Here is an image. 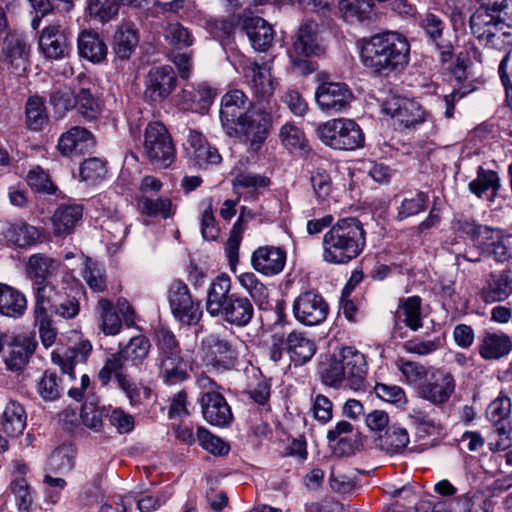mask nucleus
Returning a JSON list of instances; mask_svg holds the SVG:
<instances>
[{
  "instance_id": "nucleus-29",
  "label": "nucleus",
  "mask_w": 512,
  "mask_h": 512,
  "mask_svg": "<svg viewBox=\"0 0 512 512\" xmlns=\"http://www.w3.org/2000/svg\"><path fill=\"white\" fill-rule=\"evenodd\" d=\"M477 247L497 262H505L512 257L510 236L504 235L501 230L490 228V233L483 237V243H479Z\"/></svg>"
},
{
  "instance_id": "nucleus-2",
  "label": "nucleus",
  "mask_w": 512,
  "mask_h": 512,
  "mask_svg": "<svg viewBox=\"0 0 512 512\" xmlns=\"http://www.w3.org/2000/svg\"><path fill=\"white\" fill-rule=\"evenodd\" d=\"M365 245L362 223L357 218H342L324 234L322 258L329 264H347L363 252Z\"/></svg>"
},
{
  "instance_id": "nucleus-20",
  "label": "nucleus",
  "mask_w": 512,
  "mask_h": 512,
  "mask_svg": "<svg viewBox=\"0 0 512 512\" xmlns=\"http://www.w3.org/2000/svg\"><path fill=\"white\" fill-rule=\"evenodd\" d=\"M4 353V360L7 367L12 371L21 370L28 362L30 355L35 350L34 341L27 336H8L0 338Z\"/></svg>"
},
{
  "instance_id": "nucleus-50",
  "label": "nucleus",
  "mask_w": 512,
  "mask_h": 512,
  "mask_svg": "<svg viewBox=\"0 0 512 512\" xmlns=\"http://www.w3.org/2000/svg\"><path fill=\"white\" fill-rule=\"evenodd\" d=\"M155 343L158 349V360L181 356L179 342L171 330L165 327L157 328Z\"/></svg>"
},
{
  "instance_id": "nucleus-45",
  "label": "nucleus",
  "mask_w": 512,
  "mask_h": 512,
  "mask_svg": "<svg viewBox=\"0 0 512 512\" xmlns=\"http://www.w3.org/2000/svg\"><path fill=\"white\" fill-rule=\"evenodd\" d=\"M397 367L401 372L402 377L404 378V382L408 386L412 387L418 395L420 387L424 386L430 375L431 369L426 368L424 365L418 362L404 359L398 360Z\"/></svg>"
},
{
  "instance_id": "nucleus-63",
  "label": "nucleus",
  "mask_w": 512,
  "mask_h": 512,
  "mask_svg": "<svg viewBox=\"0 0 512 512\" xmlns=\"http://www.w3.org/2000/svg\"><path fill=\"white\" fill-rule=\"evenodd\" d=\"M427 202L428 196L423 192H418L411 197L404 198L398 209L397 219L404 220L419 214L425 210Z\"/></svg>"
},
{
  "instance_id": "nucleus-22",
  "label": "nucleus",
  "mask_w": 512,
  "mask_h": 512,
  "mask_svg": "<svg viewBox=\"0 0 512 512\" xmlns=\"http://www.w3.org/2000/svg\"><path fill=\"white\" fill-rule=\"evenodd\" d=\"M286 263V252L277 246L258 247L251 256L255 271L264 276H274L282 272Z\"/></svg>"
},
{
  "instance_id": "nucleus-23",
  "label": "nucleus",
  "mask_w": 512,
  "mask_h": 512,
  "mask_svg": "<svg viewBox=\"0 0 512 512\" xmlns=\"http://www.w3.org/2000/svg\"><path fill=\"white\" fill-rule=\"evenodd\" d=\"M199 403L202 415L209 424L225 427L232 422L231 408L221 393L202 394Z\"/></svg>"
},
{
  "instance_id": "nucleus-15",
  "label": "nucleus",
  "mask_w": 512,
  "mask_h": 512,
  "mask_svg": "<svg viewBox=\"0 0 512 512\" xmlns=\"http://www.w3.org/2000/svg\"><path fill=\"white\" fill-rule=\"evenodd\" d=\"M242 74L245 83L259 101L268 102L273 96L276 82L271 74V66L268 63L258 64L254 61H246L242 65Z\"/></svg>"
},
{
  "instance_id": "nucleus-9",
  "label": "nucleus",
  "mask_w": 512,
  "mask_h": 512,
  "mask_svg": "<svg viewBox=\"0 0 512 512\" xmlns=\"http://www.w3.org/2000/svg\"><path fill=\"white\" fill-rule=\"evenodd\" d=\"M238 356L237 344L224 337L210 334L201 341L200 357L206 366L228 370L235 366Z\"/></svg>"
},
{
  "instance_id": "nucleus-51",
  "label": "nucleus",
  "mask_w": 512,
  "mask_h": 512,
  "mask_svg": "<svg viewBox=\"0 0 512 512\" xmlns=\"http://www.w3.org/2000/svg\"><path fill=\"white\" fill-rule=\"evenodd\" d=\"M444 339L440 336L414 337L403 344V349L410 354L428 356L441 349Z\"/></svg>"
},
{
  "instance_id": "nucleus-8",
  "label": "nucleus",
  "mask_w": 512,
  "mask_h": 512,
  "mask_svg": "<svg viewBox=\"0 0 512 512\" xmlns=\"http://www.w3.org/2000/svg\"><path fill=\"white\" fill-rule=\"evenodd\" d=\"M144 151L152 165L167 168L175 159V147L166 127L160 122L148 124L144 135Z\"/></svg>"
},
{
  "instance_id": "nucleus-5",
  "label": "nucleus",
  "mask_w": 512,
  "mask_h": 512,
  "mask_svg": "<svg viewBox=\"0 0 512 512\" xmlns=\"http://www.w3.org/2000/svg\"><path fill=\"white\" fill-rule=\"evenodd\" d=\"M317 137L327 147L340 151H354L364 147L365 135L353 119L334 118L317 127Z\"/></svg>"
},
{
  "instance_id": "nucleus-37",
  "label": "nucleus",
  "mask_w": 512,
  "mask_h": 512,
  "mask_svg": "<svg viewBox=\"0 0 512 512\" xmlns=\"http://www.w3.org/2000/svg\"><path fill=\"white\" fill-rule=\"evenodd\" d=\"M16 475L10 483V490L14 495L15 503L19 510L28 512L34 501L33 489L24 478L27 466L22 463L14 465Z\"/></svg>"
},
{
  "instance_id": "nucleus-43",
  "label": "nucleus",
  "mask_w": 512,
  "mask_h": 512,
  "mask_svg": "<svg viewBox=\"0 0 512 512\" xmlns=\"http://www.w3.org/2000/svg\"><path fill=\"white\" fill-rule=\"evenodd\" d=\"M372 0H340L339 10L348 22H366L372 19Z\"/></svg>"
},
{
  "instance_id": "nucleus-18",
  "label": "nucleus",
  "mask_w": 512,
  "mask_h": 512,
  "mask_svg": "<svg viewBox=\"0 0 512 512\" xmlns=\"http://www.w3.org/2000/svg\"><path fill=\"white\" fill-rule=\"evenodd\" d=\"M249 99L241 90L227 92L221 99L220 120L229 136L235 135V125L245 116Z\"/></svg>"
},
{
  "instance_id": "nucleus-21",
  "label": "nucleus",
  "mask_w": 512,
  "mask_h": 512,
  "mask_svg": "<svg viewBox=\"0 0 512 512\" xmlns=\"http://www.w3.org/2000/svg\"><path fill=\"white\" fill-rule=\"evenodd\" d=\"M52 287L43 286L36 292V303L34 306V325L38 327L42 344L48 348L55 342L57 333L53 327L52 319L47 311L48 303L51 301L50 292Z\"/></svg>"
},
{
  "instance_id": "nucleus-30",
  "label": "nucleus",
  "mask_w": 512,
  "mask_h": 512,
  "mask_svg": "<svg viewBox=\"0 0 512 512\" xmlns=\"http://www.w3.org/2000/svg\"><path fill=\"white\" fill-rule=\"evenodd\" d=\"M231 290V280L226 274L217 276L210 284L207 291L206 310L213 316L217 317L223 311V306L229 300V292Z\"/></svg>"
},
{
  "instance_id": "nucleus-53",
  "label": "nucleus",
  "mask_w": 512,
  "mask_h": 512,
  "mask_svg": "<svg viewBox=\"0 0 512 512\" xmlns=\"http://www.w3.org/2000/svg\"><path fill=\"white\" fill-rule=\"evenodd\" d=\"M452 229L455 233L467 235L474 242L475 246L483 243V237L490 233V227L484 225H477L473 220L465 217L455 218L452 221Z\"/></svg>"
},
{
  "instance_id": "nucleus-47",
  "label": "nucleus",
  "mask_w": 512,
  "mask_h": 512,
  "mask_svg": "<svg viewBox=\"0 0 512 512\" xmlns=\"http://www.w3.org/2000/svg\"><path fill=\"white\" fill-rule=\"evenodd\" d=\"M137 206L140 212L148 217L160 216L167 219L175 213V206L167 197L152 199L143 195L139 197Z\"/></svg>"
},
{
  "instance_id": "nucleus-48",
  "label": "nucleus",
  "mask_w": 512,
  "mask_h": 512,
  "mask_svg": "<svg viewBox=\"0 0 512 512\" xmlns=\"http://www.w3.org/2000/svg\"><path fill=\"white\" fill-rule=\"evenodd\" d=\"M86 12L91 19L104 24L118 15L119 3L118 0H86Z\"/></svg>"
},
{
  "instance_id": "nucleus-25",
  "label": "nucleus",
  "mask_w": 512,
  "mask_h": 512,
  "mask_svg": "<svg viewBox=\"0 0 512 512\" xmlns=\"http://www.w3.org/2000/svg\"><path fill=\"white\" fill-rule=\"evenodd\" d=\"M83 216V208L77 204L60 205L51 216L52 233L64 238L75 230Z\"/></svg>"
},
{
  "instance_id": "nucleus-38",
  "label": "nucleus",
  "mask_w": 512,
  "mask_h": 512,
  "mask_svg": "<svg viewBox=\"0 0 512 512\" xmlns=\"http://www.w3.org/2000/svg\"><path fill=\"white\" fill-rule=\"evenodd\" d=\"M193 359L185 360L182 356L158 360L159 377L166 385H175L188 379L187 363Z\"/></svg>"
},
{
  "instance_id": "nucleus-52",
  "label": "nucleus",
  "mask_w": 512,
  "mask_h": 512,
  "mask_svg": "<svg viewBox=\"0 0 512 512\" xmlns=\"http://www.w3.org/2000/svg\"><path fill=\"white\" fill-rule=\"evenodd\" d=\"M282 145L290 152L303 151L307 147V139L301 128L294 123L284 124L279 131Z\"/></svg>"
},
{
  "instance_id": "nucleus-31",
  "label": "nucleus",
  "mask_w": 512,
  "mask_h": 512,
  "mask_svg": "<svg viewBox=\"0 0 512 512\" xmlns=\"http://www.w3.org/2000/svg\"><path fill=\"white\" fill-rule=\"evenodd\" d=\"M94 146L92 134L85 128L72 127L62 134L58 141V148L63 155L83 153Z\"/></svg>"
},
{
  "instance_id": "nucleus-62",
  "label": "nucleus",
  "mask_w": 512,
  "mask_h": 512,
  "mask_svg": "<svg viewBox=\"0 0 512 512\" xmlns=\"http://www.w3.org/2000/svg\"><path fill=\"white\" fill-rule=\"evenodd\" d=\"M197 440L199 445L210 454L223 456L229 452L228 444L204 427L198 428Z\"/></svg>"
},
{
  "instance_id": "nucleus-26",
  "label": "nucleus",
  "mask_w": 512,
  "mask_h": 512,
  "mask_svg": "<svg viewBox=\"0 0 512 512\" xmlns=\"http://www.w3.org/2000/svg\"><path fill=\"white\" fill-rule=\"evenodd\" d=\"M284 343L290 360L295 366H301L309 362L316 353L314 340L300 331H291L287 335Z\"/></svg>"
},
{
  "instance_id": "nucleus-36",
  "label": "nucleus",
  "mask_w": 512,
  "mask_h": 512,
  "mask_svg": "<svg viewBox=\"0 0 512 512\" xmlns=\"http://www.w3.org/2000/svg\"><path fill=\"white\" fill-rule=\"evenodd\" d=\"M27 424V413L24 406L14 400L9 401L2 413L1 426L10 437L21 435Z\"/></svg>"
},
{
  "instance_id": "nucleus-1",
  "label": "nucleus",
  "mask_w": 512,
  "mask_h": 512,
  "mask_svg": "<svg viewBox=\"0 0 512 512\" xmlns=\"http://www.w3.org/2000/svg\"><path fill=\"white\" fill-rule=\"evenodd\" d=\"M410 43L401 33L388 31L366 40L361 48L363 65L377 73L404 69L409 63Z\"/></svg>"
},
{
  "instance_id": "nucleus-42",
  "label": "nucleus",
  "mask_w": 512,
  "mask_h": 512,
  "mask_svg": "<svg viewBox=\"0 0 512 512\" xmlns=\"http://www.w3.org/2000/svg\"><path fill=\"white\" fill-rule=\"evenodd\" d=\"M78 49L82 57L93 63H99L107 55L106 44L95 33L84 31L78 38Z\"/></svg>"
},
{
  "instance_id": "nucleus-57",
  "label": "nucleus",
  "mask_w": 512,
  "mask_h": 512,
  "mask_svg": "<svg viewBox=\"0 0 512 512\" xmlns=\"http://www.w3.org/2000/svg\"><path fill=\"white\" fill-rule=\"evenodd\" d=\"M164 37L171 46L178 49L190 47L194 42L190 30L179 22L168 23L164 30Z\"/></svg>"
},
{
  "instance_id": "nucleus-4",
  "label": "nucleus",
  "mask_w": 512,
  "mask_h": 512,
  "mask_svg": "<svg viewBox=\"0 0 512 512\" xmlns=\"http://www.w3.org/2000/svg\"><path fill=\"white\" fill-rule=\"evenodd\" d=\"M366 374L364 354L348 346L341 349L339 359L331 360L322 371V380L333 388L347 387L359 391L364 388Z\"/></svg>"
},
{
  "instance_id": "nucleus-28",
  "label": "nucleus",
  "mask_w": 512,
  "mask_h": 512,
  "mask_svg": "<svg viewBox=\"0 0 512 512\" xmlns=\"http://www.w3.org/2000/svg\"><path fill=\"white\" fill-rule=\"evenodd\" d=\"M222 310L219 316L228 323L239 327L246 326L254 314V308L249 299L235 294L230 295Z\"/></svg>"
},
{
  "instance_id": "nucleus-39",
  "label": "nucleus",
  "mask_w": 512,
  "mask_h": 512,
  "mask_svg": "<svg viewBox=\"0 0 512 512\" xmlns=\"http://www.w3.org/2000/svg\"><path fill=\"white\" fill-rule=\"evenodd\" d=\"M512 383L503 386L499 395L488 405L486 414L495 426L506 424L512 413Z\"/></svg>"
},
{
  "instance_id": "nucleus-55",
  "label": "nucleus",
  "mask_w": 512,
  "mask_h": 512,
  "mask_svg": "<svg viewBox=\"0 0 512 512\" xmlns=\"http://www.w3.org/2000/svg\"><path fill=\"white\" fill-rule=\"evenodd\" d=\"M457 512H490L491 502L481 492H469L456 498Z\"/></svg>"
},
{
  "instance_id": "nucleus-17",
  "label": "nucleus",
  "mask_w": 512,
  "mask_h": 512,
  "mask_svg": "<svg viewBox=\"0 0 512 512\" xmlns=\"http://www.w3.org/2000/svg\"><path fill=\"white\" fill-rule=\"evenodd\" d=\"M455 391L453 376L442 369L432 368L418 396L434 405L446 403Z\"/></svg>"
},
{
  "instance_id": "nucleus-16",
  "label": "nucleus",
  "mask_w": 512,
  "mask_h": 512,
  "mask_svg": "<svg viewBox=\"0 0 512 512\" xmlns=\"http://www.w3.org/2000/svg\"><path fill=\"white\" fill-rule=\"evenodd\" d=\"M176 81V75L171 66L151 68L145 77V98L151 102H162L175 89Z\"/></svg>"
},
{
  "instance_id": "nucleus-27",
  "label": "nucleus",
  "mask_w": 512,
  "mask_h": 512,
  "mask_svg": "<svg viewBox=\"0 0 512 512\" xmlns=\"http://www.w3.org/2000/svg\"><path fill=\"white\" fill-rule=\"evenodd\" d=\"M512 340L504 332H486L479 343V354L485 360H497L510 353Z\"/></svg>"
},
{
  "instance_id": "nucleus-12",
  "label": "nucleus",
  "mask_w": 512,
  "mask_h": 512,
  "mask_svg": "<svg viewBox=\"0 0 512 512\" xmlns=\"http://www.w3.org/2000/svg\"><path fill=\"white\" fill-rule=\"evenodd\" d=\"M31 47L17 34L6 36L1 49V67L14 78L24 77L30 63Z\"/></svg>"
},
{
  "instance_id": "nucleus-61",
  "label": "nucleus",
  "mask_w": 512,
  "mask_h": 512,
  "mask_svg": "<svg viewBox=\"0 0 512 512\" xmlns=\"http://www.w3.org/2000/svg\"><path fill=\"white\" fill-rule=\"evenodd\" d=\"M76 107L81 115L88 120H95L101 114V105L88 89H80L76 94Z\"/></svg>"
},
{
  "instance_id": "nucleus-49",
  "label": "nucleus",
  "mask_w": 512,
  "mask_h": 512,
  "mask_svg": "<svg viewBox=\"0 0 512 512\" xmlns=\"http://www.w3.org/2000/svg\"><path fill=\"white\" fill-rule=\"evenodd\" d=\"M421 299L418 296L408 297L401 301L397 310V316L412 330L422 327Z\"/></svg>"
},
{
  "instance_id": "nucleus-24",
  "label": "nucleus",
  "mask_w": 512,
  "mask_h": 512,
  "mask_svg": "<svg viewBox=\"0 0 512 512\" xmlns=\"http://www.w3.org/2000/svg\"><path fill=\"white\" fill-rule=\"evenodd\" d=\"M39 48L45 57L51 59L63 58L68 54V38L60 24L44 27L39 37Z\"/></svg>"
},
{
  "instance_id": "nucleus-14",
  "label": "nucleus",
  "mask_w": 512,
  "mask_h": 512,
  "mask_svg": "<svg viewBox=\"0 0 512 512\" xmlns=\"http://www.w3.org/2000/svg\"><path fill=\"white\" fill-rule=\"evenodd\" d=\"M352 99V91L341 82H322L315 91L316 103L326 113L343 112L350 106Z\"/></svg>"
},
{
  "instance_id": "nucleus-44",
  "label": "nucleus",
  "mask_w": 512,
  "mask_h": 512,
  "mask_svg": "<svg viewBox=\"0 0 512 512\" xmlns=\"http://www.w3.org/2000/svg\"><path fill=\"white\" fill-rule=\"evenodd\" d=\"M91 350L92 345L90 342L82 341L77 348L69 349L63 355L53 353L52 359L55 364L60 366L63 373L72 377L74 365L85 362Z\"/></svg>"
},
{
  "instance_id": "nucleus-6",
  "label": "nucleus",
  "mask_w": 512,
  "mask_h": 512,
  "mask_svg": "<svg viewBox=\"0 0 512 512\" xmlns=\"http://www.w3.org/2000/svg\"><path fill=\"white\" fill-rule=\"evenodd\" d=\"M150 340L144 335L132 337L119 351L110 354L103 367L98 372V379L102 385L109 383V374L119 370H126L129 366H138L149 354Z\"/></svg>"
},
{
  "instance_id": "nucleus-13",
  "label": "nucleus",
  "mask_w": 512,
  "mask_h": 512,
  "mask_svg": "<svg viewBox=\"0 0 512 512\" xmlns=\"http://www.w3.org/2000/svg\"><path fill=\"white\" fill-rule=\"evenodd\" d=\"M329 306L324 298L314 291L302 292L293 302V314L297 321L306 326H315L324 322Z\"/></svg>"
},
{
  "instance_id": "nucleus-59",
  "label": "nucleus",
  "mask_w": 512,
  "mask_h": 512,
  "mask_svg": "<svg viewBox=\"0 0 512 512\" xmlns=\"http://www.w3.org/2000/svg\"><path fill=\"white\" fill-rule=\"evenodd\" d=\"M37 391L43 400L54 401L61 396L63 386L56 373L46 371L38 382Z\"/></svg>"
},
{
  "instance_id": "nucleus-46",
  "label": "nucleus",
  "mask_w": 512,
  "mask_h": 512,
  "mask_svg": "<svg viewBox=\"0 0 512 512\" xmlns=\"http://www.w3.org/2000/svg\"><path fill=\"white\" fill-rule=\"evenodd\" d=\"M96 311L99 316L101 331L105 335L114 336L120 332L122 321L110 300L106 298L99 299Z\"/></svg>"
},
{
  "instance_id": "nucleus-58",
  "label": "nucleus",
  "mask_w": 512,
  "mask_h": 512,
  "mask_svg": "<svg viewBox=\"0 0 512 512\" xmlns=\"http://www.w3.org/2000/svg\"><path fill=\"white\" fill-rule=\"evenodd\" d=\"M74 459L75 451L73 447L64 444L52 452L48 460V466L54 472L64 473L72 469Z\"/></svg>"
},
{
  "instance_id": "nucleus-10",
  "label": "nucleus",
  "mask_w": 512,
  "mask_h": 512,
  "mask_svg": "<svg viewBox=\"0 0 512 512\" xmlns=\"http://www.w3.org/2000/svg\"><path fill=\"white\" fill-rule=\"evenodd\" d=\"M167 298L171 312L179 322L192 325L200 320L202 316L200 302L193 298L184 281L179 279L171 281Z\"/></svg>"
},
{
  "instance_id": "nucleus-40",
  "label": "nucleus",
  "mask_w": 512,
  "mask_h": 512,
  "mask_svg": "<svg viewBox=\"0 0 512 512\" xmlns=\"http://www.w3.org/2000/svg\"><path fill=\"white\" fill-rule=\"evenodd\" d=\"M66 294L65 298H62V294L60 291H55L54 287H52V291L50 292L51 301L48 303L55 305V313L65 319H73L75 318L80 311V303L78 299V295H80V289L78 288L77 283L70 288V293Z\"/></svg>"
},
{
  "instance_id": "nucleus-54",
  "label": "nucleus",
  "mask_w": 512,
  "mask_h": 512,
  "mask_svg": "<svg viewBox=\"0 0 512 512\" xmlns=\"http://www.w3.org/2000/svg\"><path fill=\"white\" fill-rule=\"evenodd\" d=\"M6 237L11 243L24 247L34 243L39 237V232L34 226L17 222L9 226Z\"/></svg>"
},
{
  "instance_id": "nucleus-11",
  "label": "nucleus",
  "mask_w": 512,
  "mask_h": 512,
  "mask_svg": "<svg viewBox=\"0 0 512 512\" xmlns=\"http://www.w3.org/2000/svg\"><path fill=\"white\" fill-rule=\"evenodd\" d=\"M272 126L271 115L262 109H253L235 125V135L242 137L243 141L252 151H258L265 142Z\"/></svg>"
},
{
  "instance_id": "nucleus-33",
  "label": "nucleus",
  "mask_w": 512,
  "mask_h": 512,
  "mask_svg": "<svg viewBox=\"0 0 512 512\" xmlns=\"http://www.w3.org/2000/svg\"><path fill=\"white\" fill-rule=\"evenodd\" d=\"M512 294V283L508 271L491 274L481 290V298L491 304L506 300Z\"/></svg>"
},
{
  "instance_id": "nucleus-64",
  "label": "nucleus",
  "mask_w": 512,
  "mask_h": 512,
  "mask_svg": "<svg viewBox=\"0 0 512 512\" xmlns=\"http://www.w3.org/2000/svg\"><path fill=\"white\" fill-rule=\"evenodd\" d=\"M499 187V178L496 172L491 170L479 169L477 177L469 183L471 193L482 197L489 190H496Z\"/></svg>"
},
{
  "instance_id": "nucleus-3",
  "label": "nucleus",
  "mask_w": 512,
  "mask_h": 512,
  "mask_svg": "<svg viewBox=\"0 0 512 512\" xmlns=\"http://www.w3.org/2000/svg\"><path fill=\"white\" fill-rule=\"evenodd\" d=\"M479 7L470 17L469 25L477 39H485L503 48L510 43L512 17L504 11L508 0H479Z\"/></svg>"
},
{
  "instance_id": "nucleus-34",
  "label": "nucleus",
  "mask_w": 512,
  "mask_h": 512,
  "mask_svg": "<svg viewBox=\"0 0 512 512\" xmlns=\"http://www.w3.org/2000/svg\"><path fill=\"white\" fill-rule=\"evenodd\" d=\"M244 28L252 47L257 51H266L272 44L274 33L272 27L260 17L245 20Z\"/></svg>"
},
{
  "instance_id": "nucleus-32",
  "label": "nucleus",
  "mask_w": 512,
  "mask_h": 512,
  "mask_svg": "<svg viewBox=\"0 0 512 512\" xmlns=\"http://www.w3.org/2000/svg\"><path fill=\"white\" fill-rule=\"evenodd\" d=\"M27 309L25 295L16 288L0 283V314L10 318H20Z\"/></svg>"
},
{
  "instance_id": "nucleus-7",
  "label": "nucleus",
  "mask_w": 512,
  "mask_h": 512,
  "mask_svg": "<svg viewBox=\"0 0 512 512\" xmlns=\"http://www.w3.org/2000/svg\"><path fill=\"white\" fill-rule=\"evenodd\" d=\"M320 52L319 25L315 21L307 20L299 27L288 52L291 64L299 73L308 74L314 70V67L306 57Z\"/></svg>"
},
{
  "instance_id": "nucleus-19",
  "label": "nucleus",
  "mask_w": 512,
  "mask_h": 512,
  "mask_svg": "<svg viewBox=\"0 0 512 512\" xmlns=\"http://www.w3.org/2000/svg\"><path fill=\"white\" fill-rule=\"evenodd\" d=\"M383 111L403 125L405 128L421 124L429 114L415 100L408 98H392L383 105Z\"/></svg>"
},
{
  "instance_id": "nucleus-56",
  "label": "nucleus",
  "mask_w": 512,
  "mask_h": 512,
  "mask_svg": "<svg viewBox=\"0 0 512 512\" xmlns=\"http://www.w3.org/2000/svg\"><path fill=\"white\" fill-rule=\"evenodd\" d=\"M25 114L26 123L31 130H40L48 120L44 100L39 96L28 99Z\"/></svg>"
},
{
  "instance_id": "nucleus-41",
  "label": "nucleus",
  "mask_w": 512,
  "mask_h": 512,
  "mask_svg": "<svg viewBox=\"0 0 512 512\" xmlns=\"http://www.w3.org/2000/svg\"><path fill=\"white\" fill-rule=\"evenodd\" d=\"M139 42L137 32L128 24L120 25L115 34L113 51L117 58L127 60L133 54Z\"/></svg>"
},
{
  "instance_id": "nucleus-60",
  "label": "nucleus",
  "mask_w": 512,
  "mask_h": 512,
  "mask_svg": "<svg viewBox=\"0 0 512 512\" xmlns=\"http://www.w3.org/2000/svg\"><path fill=\"white\" fill-rule=\"evenodd\" d=\"M374 392L378 398L400 409H403L408 402L405 391L397 385L377 383Z\"/></svg>"
},
{
  "instance_id": "nucleus-35",
  "label": "nucleus",
  "mask_w": 512,
  "mask_h": 512,
  "mask_svg": "<svg viewBox=\"0 0 512 512\" xmlns=\"http://www.w3.org/2000/svg\"><path fill=\"white\" fill-rule=\"evenodd\" d=\"M59 266L60 264L54 259L43 254H35L28 259L26 271L29 278L38 285L37 289L45 285L54 287L45 281L58 270Z\"/></svg>"
}]
</instances>
